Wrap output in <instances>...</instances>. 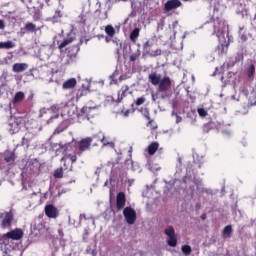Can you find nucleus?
Listing matches in <instances>:
<instances>
[{"label":"nucleus","instance_id":"nucleus-1","mask_svg":"<svg viewBox=\"0 0 256 256\" xmlns=\"http://www.w3.org/2000/svg\"><path fill=\"white\" fill-rule=\"evenodd\" d=\"M148 81L151 83V85H154V87H157L158 85V93H161L162 99H167L171 97V87L173 85L171 78L169 76H164L161 78V74H157V72H153L149 74Z\"/></svg>","mask_w":256,"mask_h":256},{"label":"nucleus","instance_id":"nucleus-2","mask_svg":"<svg viewBox=\"0 0 256 256\" xmlns=\"http://www.w3.org/2000/svg\"><path fill=\"white\" fill-rule=\"evenodd\" d=\"M92 143H93V138L91 137L82 138L81 140L76 141L77 151L74 152L73 154L71 153L64 154V156L61 158V161H65V159H69L72 165L74 163H77V157H83V153H85V151H91Z\"/></svg>","mask_w":256,"mask_h":256},{"label":"nucleus","instance_id":"nucleus-3","mask_svg":"<svg viewBox=\"0 0 256 256\" xmlns=\"http://www.w3.org/2000/svg\"><path fill=\"white\" fill-rule=\"evenodd\" d=\"M24 235L25 233L23 232V229L16 228L14 230L7 232L6 234H3L0 237V243L1 245H8L9 239H11L12 241H21Z\"/></svg>","mask_w":256,"mask_h":256},{"label":"nucleus","instance_id":"nucleus-4","mask_svg":"<svg viewBox=\"0 0 256 256\" xmlns=\"http://www.w3.org/2000/svg\"><path fill=\"white\" fill-rule=\"evenodd\" d=\"M153 45H155V42L151 39L147 40L143 44V53L145 55H148L149 57H159L162 53L161 49L153 50Z\"/></svg>","mask_w":256,"mask_h":256},{"label":"nucleus","instance_id":"nucleus-5","mask_svg":"<svg viewBox=\"0 0 256 256\" xmlns=\"http://www.w3.org/2000/svg\"><path fill=\"white\" fill-rule=\"evenodd\" d=\"M123 216L128 225H135L137 221V212L131 206H127L123 210Z\"/></svg>","mask_w":256,"mask_h":256},{"label":"nucleus","instance_id":"nucleus-6","mask_svg":"<svg viewBox=\"0 0 256 256\" xmlns=\"http://www.w3.org/2000/svg\"><path fill=\"white\" fill-rule=\"evenodd\" d=\"M0 219H2V229H9L13 223V212H5L4 214H0Z\"/></svg>","mask_w":256,"mask_h":256},{"label":"nucleus","instance_id":"nucleus-7","mask_svg":"<svg viewBox=\"0 0 256 256\" xmlns=\"http://www.w3.org/2000/svg\"><path fill=\"white\" fill-rule=\"evenodd\" d=\"M255 73H256L255 64L253 63V61L248 62L244 68V75H246L247 79L254 80Z\"/></svg>","mask_w":256,"mask_h":256},{"label":"nucleus","instance_id":"nucleus-8","mask_svg":"<svg viewBox=\"0 0 256 256\" xmlns=\"http://www.w3.org/2000/svg\"><path fill=\"white\" fill-rule=\"evenodd\" d=\"M125 203H127V198L125 197V192H119L116 196V209L121 211L125 209Z\"/></svg>","mask_w":256,"mask_h":256},{"label":"nucleus","instance_id":"nucleus-9","mask_svg":"<svg viewBox=\"0 0 256 256\" xmlns=\"http://www.w3.org/2000/svg\"><path fill=\"white\" fill-rule=\"evenodd\" d=\"M45 215L49 217V219H56L59 215V210L53 204H48L45 206Z\"/></svg>","mask_w":256,"mask_h":256},{"label":"nucleus","instance_id":"nucleus-10","mask_svg":"<svg viewBox=\"0 0 256 256\" xmlns=\"http://www.w3.org/2000/svg\"><path fill=\"white\" fill-rule=\"evenodd\" d=\"M183 5L179 0H168L164 5V11L169 13V11H173L174 9H179Z\"/></svg>","mask_w":256,"mask_h":256},{"label":"nucleus","instance_id":"nucleus-11","mask_svg":"<svg viewBox=\"0 0 256 256\" xmlns=\"http://www.w3.org/2000/svg\"><path fill=\"white\" fill-rule=\"evenodd\" d=\"M91 111H93V108L84 106L81 108V110L78 112L77 117L80 121H85V119L89 120V117H91Z\"/></svg>","mask_w":256,"mask_h":256},{"label":"nucleus","instance_id":"nucleus-12","mask_svg":"<svg viewBox=\"0 0 256 256\" xmlns=\"http://www.w3.org/2000/svg\"><path fill=\"white\" fill-rule=\"evenodd\" d=\"M225 33V22L221 20H216L214 22V34L217 37H221V35H224Z\"/></svg>","mask_w":256,"mask_h":256},{"label":"nucleus","instance_id":"nucleus-13","mask_svg":"<svg viewBox=\"0 0 256 256\" xmlns=\"http://www.w3.org/2000/svg\"><path fill=\"white\" fill-rule=\"evenodd\" d=\"M75 87H77V79L75 78H70L66 80L62 85V89H64L65 91L69 89H75Z\"/></svg>","mask_w":256,"mask_h":256},{"label":"nucleus","instance_id":"nucleus-14","mask_svg":"<svg viewBox=\"0 0 256 256\" xmlns=\"http://www.w3.org/2000/svg\"><path fill=\"white\" fill-rule=\"evenodd\" d=\"M28 68L29 65H27L26 63H15L12 66V71L14 73H23V71H27Z\"/></svg>","mask_w":256,"mask_h":256},{"label":"nucleus","instance_id":"nucleus-15","mask_svg":"<svg viewBox=\"0 0 256 256\" xmlns=\"http://www.w3.org/2000/svg\"><path fill=\"white\" fill-rule=\"evenodd\" d=\"M129 92V86L125 85L122 86L120 91L118 92V98L116 100V103H121L125 97H127V93Z\"/></svg>","mask_w":256,"mask_h":256},{"label":"nucleus","instance_id":"nucleus-16","mask_svg":"<svg viewBox=\"0 0 256 256\" xmlns=\"http://www.w3.org/2000/svg\"><path fill=\"white\" fill-rule=\"evenodd\" d=\"M24 31L26 33H36L37 25H35L33 22H27L24 26Z\"/></svg>","mask_w":256,"mask_h":256},{"label":"nucleus","instance_id":"nucleus-17","mask_svg":"<svg viewBox=\"0 0 256 256\" xmlns=\"http://www.w3.org/2000/svg\"><path fill=\"white\" fill-rule=\"evenodd\" d=\"M145 117L148 121L146 126L150 127V129H152V131H155V129H157V123H155V120L151 119L149 112L145 115Z\"/></svg>","mask_w":256,"mask_h":256},{"label":"nucleus","instance_id":"nucleus-18","mask_svg":"<svg viewBox=\"0 0 256 256\" xmlns=\"http://www.w3.org/2000/svg\"><path fill=\"white\" fill-rule=\"evenodd\" d=\"M139 33H141V29L139 28H135L130 33V41H132V43H137V39H139Z\"/></svg>","mask_w":256,"mask_h":256},{"label":"nucleus","instance_id":"nucleus-19","mask_svg":"<svg viewBox=\"0 0 256 256\" xmlns=\"http://www.w3.org/2000/svg\"><path fill=\"white\" fill-rule=\"evenodd\" d=\"M159 149V143L158 142H152L148 146V155H154L157 153V150Z\"/></svg>","mask_w":256,"mask_h":256},{"label":"nucleus","instance_id":"nucleus-20","mask_svg":"<svg viewBox=\"0 0 256 256\" xmlns=\"http://www.w3.org/2000/svg\"><path fill=\"white\" fill-rule=\"evenodd\" d=\"M25 99V93L23 92H17L12 100V103L15 105L16 103H21Z\"/></svg>","mask_w":256,"mask_h":256},{"label":"nucleus","instance_id":"nucleus-21","mask_svg":"<svg viewBox=\"0 0 256 256\" xmlns=\"http://www.w3.org/2000/svg\"><path fill=\"white\" fill-rule=\"evenodd\" d=\"M13 47H15V43L11 40H8L7 42H0V49H13Z\"/></svg>","mask_w":256,"mask_h":256},{"label":"nucleus","instance_id":"nucleus-22","mask_svg":"<svg viewBox=\"0 0 256 256\" xmlns=\"http://www.w3.org/2000/svg\"><path fill=\"white\" fill-rule=\"evenodd\" d=\"M19 131H21L19 126H15L14 122L9 123V132L11 135H15V133H19Z\"/></svg>","mask_w":256,"mask_h":256},{"label":"nucleus","instance_id":"nucleus-23","mask_svg":"<svg viewBox=\"0 0 256 256\" xmlns=\"http://www.w3.org/2000/svg\"><path fill=\"white\" fill-rule=\"evenodd\" d=\"M13 123L15 124L16 127H19V129H21V126L25 123V118H23V117H14L13 118Z\"/></svg>","mask_w":256,"mask_h":256},{"label":"nucleus","instance_id":"nucleus-24","mask_svg":"<svg viewBox=\"0 0 256 256\" xmlns=\"http://www.w3.org/2000/svg\"><path fill=\"white\" fill-rule=\"evenodd\" d=\"M105 33L108 37H115V28H113L111 25H107L105 27Z\"/></svg>","mask_w":256,"mask_h":256},{"label":"nucleus","instance_id":"nucleus-25","mask_svg":"<svg viewBox=\"0 0 256 256\" xmlns=\"http://www.w3.org/2000/svg\"><path fill=\"white\" fill-rule=\"evenodd\" d=\"M181 251L185 256H189L193 252V249H191V246L189 245H183Z\"/></svg>","mask_w":256,"mask_h":256},{"label":"nucleus","instance_id":"nucleus-26","mask_svg":"<svg viewBox=\"0 0 256 256\" xmlns=\"http://www.w3.org/2000/svg\"><path fill=\"white\" fill-rule=\"evenodd\" d=\"M61 17H63V14H61V10H56L54 15L51 18V21H53L54 23H57V21H59Z\"/></svg>","mask_w":256,"mask_h":256},{"label":"nucleus","instance_id":"nucleus-27","mask_svg":"<svg viewBox=\"0 0 256 256\" xmlns=\"http://www.w3.org/2000/svg\"><path fill=\"white\" fill-rule=\"evenodd\" d=\"M167 243H168L169 247H177V237L170 236Z\"/></svg>","mask_w":256,"mask_h":256},{"label":"nucleus","instance_id":"nucleus-28","mask_svg":"<svg viewBox=\"0 0 256 256\" xmlns=\"http://www.w3.org/2000/svg\"><path fill=\"white\" fill-rule=\"evenodd\" d=\"M4 161L6 163H11L12 161H15V154L13 153L5 154Z\"/></svg>","mask_w":256,"mask_h":256},{"label":"nucleus","instance_id":"nucleus-29","mask_svg":"<svg viewBox=\"0 0 256 256\" xmlns=\"http://www.w3.org/2000/svg\"><path fill=\"white\" fill-rule=\"evenodd\" d=\"M55 179H63V168H58L54 171Z\"/></svg>","mask_w":256,"mask_h":256},{"label":"nucleus","instance_id":"nucleus-30","mask_svg":"<svg viewBox=\"0 0 256 256\" xmlns=\"http://www.w3.org/2000/svg\"><path fill=\"white\" fill-rule=\"evenodd\" d=\"M231 233H233V227L231 225L226 226L223 230V235L231 237Z\"/></svg>","mask_w":256,"mask_h":256},{"label":"nucleus","instance_id":"nucleus-31","mask_svg":"<svg viewBox=\"0 0 256 256\" xmlns=\"http://www.w3.org/2000/svg\"><path fill=\"white\" fill-rule=\"evenodd\" d=\"M165 235H167L168 237H174L175 236V229L172 226H169L165 230Z\"/></svg>","mask_w":256,"mask_h":256},{"label":"nucleus","instance_id":"nucleus-32","mask_svg":"<svg viewBox=\"0 0 256 256\" xmlns=\"http://www.w3.org/2000/svg\"><path fill=\"white\" fill-rule=\"evenodd\" d=\"M69 43H71L70 39H65L63 42H61L58 45V49H65V47H67V45H69Z\"/></svg>","mask_w":256,"mask_h":256},{"label":"nucleus","instance_id":"nucleus-33","mask_svg":"<svg viewBox=\"0 0 256 256\" xmlns=\"http://www.w3.org/2000/svg\"><path fill=\"white\" fill-rule=\"evenodd\" d=\"M145 101L146 99L144 98V96L137 98L135 102L136 107H141V105H143Z\"/></svg>","mask_w":256,"mask_h":256},{"label":"nucleus","instance_id":"nucleus-34","mask_svg":"<svg viewBox=\"0 0 256 256\" xmlns=\"http://www.w3.org/2000/svg\"><path fill=\"white\" fill-rule=\"evenodd\" d=\"M198 114L200 117H207L208 115L207 110H205V108L198 109Z\"/></svg>","mask_w":256,"mask_h":256},{"label":"nucleus","instance_id":"nucleus-35","mask_svg":"<svg viewBox=\"0 0 256 256\" xmlns=\"http://www.w3.org/2000/svg\"><path fill=\"white\" fill-rule=\"evenodd\" d=\"M66 160H67V159H65V160L62 161V163H64L63 171H73V165H71L70 167L67 166Z\"/></svg>","mask_w":256,"mask_h":256},{"label":"nucleus","instance_id":"nucleus-36","mask_svg":"<svg viewBox=\"0 0 256 256\" xmlns=\"http://www.w3.org/2000/svg\"><path fill=\"white\" fill-rule=\"evenodd\" d=\"M85 95V90H78L76 93V101H79L80 98H82Z\"/></svg>","mask_w":256,"mask_h":256},{"label":"nucleus","instance_id":"nucleus-37","mask_svg":"<svg viewBox=\"0 0 256 256\" xmlns=\"http://www.w3.org/2000/svg\"><path fill=\"white\" fill-rule=\"evenodd\" d=\"M241 61H243V55H242L241 53H238V54L235 56L234 63H241Z\"/></svg>","mask_w":256,"mask_h":256},{"label":"nucleus","instance_id":"nucleus-38","mask_svg":"<svg viewBox=\"0 0 256 256\" xmlns=\"http://www.w3.org/2000/svg\"><path fill=\"white\" fill-rule=\"evenodd\" d=\"M139 53H133L132 55H130L129 57V61L133 62V61H137V59H139Z\"/></svg>","mask_w":256,"mask_h":256},{"label":"nucleus","instance_id":"nucleus-39","mask_svg":"<svg viewBox=\"0 0 256 256\" xmlns=\"http://www.w3.org/2000/svg\"><path fill=\"white\" fill-rule=\"evenodd\" d=\"M241 31H243V28H240V31H239L240 39H241V41L245 42V41H247V34L241 33Z\"/></svg>","mask_w":256,"mask_h":256},{"label":"nucleus","instance_id":"nucleus-40","mask_svg":"<svg viewBox=\"0 0 256 256\" xmlns=\"http://www.w3.org/2000/svg\"><path fill=\"white\" fill-rule=\"evenodd\" d=\"M79 17H80V19H81V20H80V23H82L83 25H85V23H86V20L84 19L85 16H84L83 14H81Z\"/></svg>","mask_w":256,"mask_h":256},{"label":"nucleus","instance_id":"nucleus-41","mask_svg":"<svg viewBox=\"0 0 256 256\" xmlns=\"http://www.w3.org/2000/svg\"><path fill=\"white\" fill-rule=\"evenodd\" d=\"M0 29L3 30L5 29V22L0 19Z\"/></svg>","mask_w":256,"mask_h":256},{"label":"nucleus","instance_id":"nucleus-42","mask_svg":"<svg viewBox=\"0 0 256 256\" xmlns=\"http://www.w3.org/2000/svg\"><path fill=\"white\" fill-rule=\"evenodd\" d=\"M101 142L103 143V145H109V143L105 141V136L102 137Z\"/></svg>","mask_w":256,"mask_h":256},{"label":"nucleus","instance_id":"nucleus-43","mask_svg":"<svg viewBox=\"0 0 256 256\" xmlns=\"http://www.w3.org/2000/svg\"><path fill=\"white\" fill-rule=\"evenodd\" d=\"M196 211H199V209H201V203H197L195 205Z\"/></svg>","mask_w":256,"mask_h":256},{"label":"nucleus","instance_id":"nucleus-44","mask_svg":"<svg viewBox=\"0 0 256 256\" xmlns=\"http://www.w3.org/2000/svg\"><path fill=\"white\" fill-rule=\"evenodd\" d=\"M201 219H202V221H205V219H207V214H202Z\"/></svg>","mask_w":256,"mask_h":256},{"label":"nucleus","instance_id":"nucleus-45","mask_svg":"<svg viewBox=\"0 0 256 256\" xmlns=\"http://www.w3.org/2000/svg\"><path fill=\"white\" fill-rule=\"evenodd\" d=\"M176 122L181 123V117H177Z\"/></svg>","mask_w":256,"mask_h":256},{"label":"nucleus","instance_id":"nucleus-46","mask_svg":"<svg viewBox=\"0 0 256 256\" xmlns=\"http://www.w3.org/2000/svg\"><path fill=\"white\" fill-rule=\"evenodd\" d=\"M80 218L87 219V217L85 216V214H81V215H80Z\"/></svg>","mask_w":256,"mask_h":256},{"label":"nucleus","instance_id":"nucleus-47","mask_svg":"<svg viewBox=\"0 0 256 256\" xmlns=\"http://www.w3.org/2000/svg\"><path fill=\"white\" fill-rule=\"evenodd\" d=\"M23 143H29V140L23 138Z\"/></svg>","mask_w":256,"mask_h":256}]
</instances>
